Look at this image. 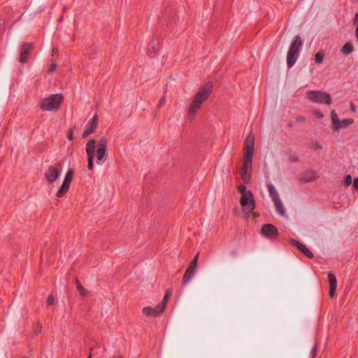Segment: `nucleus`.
<instances>
[{
    "instance_id": "f257e3e1",
    "label": "nucleus",
    "mask_w": 358,
    "mask_h": 358,
    "mask_svg": "<svg viewBox=\"0 0 358 358\" xmlns=\"http://www.w3.org/2000/svg\"><path fill=\"white\" fill-rule=\"evenodd\" d=\"M212 92V87L206 84L201 87L194 95L188 110V115L193 117L201 107V105L208 99Z\"/></svg>"
},
{
    "instance_id": "f03ea898",
    "label": "nucleus",
    "mask_w": 358,
    "mask_h": 358,
    "mask_svg": "<svg viewBox=\"0 0 358 358\" xmlns=\"http://www.w3.org/2000/svg\"><path fill=\"white\" fill-rule=\"evenodd\" d=\"M241 196L240 203L245 214L249 215L255 209V203L251 191L248 190L245 186L240 185L238 187Z\"/></svg>"
},
{
    "instance_id": "7ed1b4c3",
    "label": "nucleus",
    "mask_w": 358,
    "mask_h": 358,
    "mask_svg": "<svg viewBox=\"0 0 358 358\" xmlns=\"http://www.w3.org/2000/svg\"><path fill=\"white\" fill-rule=\"evenodd\" d=\"M302 45V40L299 36H296L290 45L287 52V64L289 69L292 67L298 59L299 50Z\"/></svg>"
},
{
    "instance_id": "20e7f679",
    "label": "nucleus",
    "mask_w": 358,
    "mask_h": 358,
    "mask_svg": "<svg viewBox=\"0 0 358 358\" xmlns=\"http://www.w3.org/2000/svg\"><path fill=\"white\" fill-rule=\"evenodd\" d=\"M268 191L274 204L275 211L279 215L285 216L286 213L285 208L274 185L272 184L268 185Z\"/></svg>"
},
{
    "instance_id": "39448f33",
    "label": "nucleus",
    "mask_w": 358,
    "mask_h": 358,
    "mask_svg": "<svg viewBox=\"0 0 358 358\" xmlns=\"http://www.w3.org/2000/svg\"><path fill=\"white\" fill-rule=\"evenodd\" d=\"M307 98L312 102L317 103L331 104V95L323 91L310 90L306 93Z\"/></svg>"
},
{
    "instance_id": "423d86ee",
    "label": "nucleus",
    "mask_w": 358,
    "mask_h": 358,
    "mask_svg": "<svg viewBox=\"0 0 358 358\" xmlns=\"http://www.w3.org/2000/svg\"><path fill=\"white\" fill-rule=\"evenodd\" d=\"M63 96L61 94H51L46 97V110L57 111L59 109L60 106L63 101Z\"/></svg>"
},
{
    "instance_id": "0eeeda50",
    "label": "nucleus",
    "mask_w": 358,
    "mask_h": 358,
    "mask_svg": "<svg viewBox=\"0 0 358 358\" xmlns=\"http://www.w3.org/2000/svg\"><path fill=\"white\" fill-rule=\"evenodd\" d=\"M96 141L94 139H91L88 141L86 145V152L87 155L88 160V169L90 170H92L94 167V159L95 157V150H96Z\"/></svg>"
},
{
    "instance_id": "6e6552de",
    "label": "nucleus",
    "mask_w": 358,
    "mask_h": 358,
    "mask_svg": "<svg viewBox=\"0 0 358 358\" xmlns=\"http://www.w3.org/2000/svg\"><path fill=\"white\" fill-rule=\"evenodd\" d=\"M73 170L69 169L66 174V176H65V178L63 182L62 185L61 186V187L59 188V189L58 190V192L57 193V196L62 197L65 194V193H66L68 192L70 185H71V182L73 179Z\"/></svg>"
},
{
    "instance_id": "1a4fd4ad",
    "label": "nucleus",
    "mask_w": 358,
    "mask_h": 358,
    "mask_svg": "<svg viewBox=\"0 0 358 358\" xmlns=\"http://www.w3.org/2000/svg\"><path fill=\"white\" fill-rule=\"evenodd\" d=\"M198 257L199 254L196 255V257L190 262L188 268H187L185 273L182 278V282L184 284H187L194 275Z\"/></svg>"
},
{
    "instance_id": "9d476101",
    "label": "nucleus",
    "mask_w": 358,
    "mask_h": 358,
    "mask_svg": "<svg viewBox=\"0 0 358 358\" xmlns=\"http://www.w3.org/2000/svg\"><path fill=\"white\" fill-rule=\"evenodd\" d=\"M262 234L266 238H271L278 235V229L271 224H266L262 227Z\"/></svg>"
},
{
    "instance_id": "9b49d317",
    "label": "nucleus",
    "mask_w": 358,
    "mask_h": 358,
    "mask_svg": "<svg viewBox=\"0 0 358 358\" xmlns=\"http://www.w3.org/2000/svg\"><path fill=\"white\" fill-rule=\"evenodd\" d=\"M98 124V115H95L93 118L87 123L86 129L83 131V136L86 138L90 134L93 133L96 129Z\"/></svg>"
},
{
    "instance_id": "f8f14e48",
    "label": "nucleus",
    "mask_w": 358,
    "mask_h": 358,
    "mask_svg": "<svg viewBox=\"0 0 358 358\" xmlns=\"http://www.w3.org/2000/svg\"><path fill=\"white\" fill-rule=\"evenodd\" d=\"M33 45L31 43H24L22 46L19 61L21 63H25L27 61V55L31 51Z\"/></svg>"
},
{
    "instance_id": "ddd939ff",
    "label": "nucleus",
    "mask_w": 358,
    "mask_h": 358,
    "mask_svg": "<svg viewBox=\"0 0 358 358\" xmlns=\"http://www.w3.org/2000/svg\"><path fill=\"white\" fill-rule=\"evenodd\" d=\"M252 164H244L241 170V176L245 183H248L251 178Z\"/></svg>"
},
{
    "instance_id": "4468645a",
    "label": "nucleus",
    "mask_w": 358,
    "mask_h": 358,
    "mask_svg": "<svg viewBox=\"0 0 358 358\" xmlns=\"http://www.w3.org/2000/svg\"><path fill=\"white\" fill-rule=\"evenodd\" d=\"M254 146H255V136L252 134H250L246 137L245 141L244 151L253 152Z\"/></svg>"
},
{
    "instance_id": "2eb2a0df",
    "label": "nucleus",
    "mask_w": 358,
    "mask_h": 358,
    "mask_svg": "<svg viewBox=\"0 0 358 358\" xmlns=\"http://www.w3.org/2000/svg\"><path fill=\"white\" fill-rule=\"evenodd\" d=\"M328 278L330 285L329 295L331 298H333L335 296L336 289L337 287V280L336 276L332 273H329L328 275Z\"/></svg>"
},
{
    "instance_id": "dca6fc26",
    "label": "nucleus",
    "mask_w": 358,
    "mask_h": 358,
    "mask_svg": "<svg viewBox=\"0 0 358 358\" xmlns=\"http://www.w3.org/2000/svg\"><path fill=\"white\" fill-rule=\"evenodd\" d=\"M291 242L293 243L306 256L310 258L313 257L311 251L305 245L293 239L291 240Z\"/></svg>"
},
{
    "instance_id": "f3484780",
    "label": "nucleus",
    "mask_w": 358,
    "mask_h": 358,
    "mask_svg": "<svg viewBox=\"0 0 358 358\" xmlns=\"http://www.w3.org/2000/svg\"><path fill=\"white\" fill-rule=\"evenodd\" d=\"M95 146L96 148V150L106 151L108 147V139L106 137H101L97 142H96Z\"/></svg>"
},
{
    "instance_id": "a211bd4d",
    "label": "nucleus",
    "mask_w": 358,
    "mask_h": 358,
    "mask_svg": "<svg viewBox=\"0 0 358 358\" xmlns=\"http://www.w3.org/2000/svg\"><path fill=\"white\" fill-rule=\"evenodd\" d=\"M58 177V171L55 167H50L46 173V179L50 182L55 181Z\"/></svg>"
},
{
    "instance_id": "6ab92c4d",
    "label": "nucleus",
    "mask_w": 358,
    "mask_h": 358,
    "mask_svg": "<svg viewBox=\"0 0 358 358\" xmlns=\"http://www.w3.org/2000/svg\"><path fill=\"white\" fill-rule=\"evenodd\" d=\"M353 122L352 119L347 118L342 120H339L336 125L334 127L336 130H339L347 127L348 125Z\"/></svg>"
},
{
    "instance_id": "aec40b11",
    "label": "nucleus",
    "mask_w": 358,
    "mask_h": 358,
    "mask_svg": "<svg viewBox=\"0 0 358 358\" xmlns=\"http://www.w3.org/2000/svg\"><path fill=\"white\" fill-rule=\"evenodd\" d=\"M106 156V151L96 150V163L99 165H102Z\"/></svg>"
},
{
    "instance_id": "412c9836",
    "label": "nucleus",
    "mask_w": 358,
    "mask_h": 358,
    "mask_svg": "<svg viewBox=\"0 0 358 358\" xmlns=\"http://www.w3.org/2000/svg\"><path fill=\"white\" fill-rule=\"evenodd\" d=\"M353 51V46L350 43H346L341 48V52L344 55H349Z\"/></svg>"
},
{
    "instance_id": "4be33fe9",
    "label": "nucleus",
    "mask_w": 358,
    "mask_h": 358,
    "mask_svg": "<svg viewBox=\"0 0 358 358\" xmlns=\"http://www.w3.org/2000/svg\"><path fill=\"white\" fill-rule=\"evenodd\" d=\"M252 155H253V152L244 151V155H243L244 164H252Z\"/></svg>"
},
{
    "instance_id": "5701e85b",
    "label": "nucleus",
    "mask_w": 358,
    "mask_h": 358,
    "mask_svg": "<svg viewBox=\"0 0 358 358\" xmlns=\"http://www.w3.org/2000/svg\"><path fill=\"white\" fill-rule=\"evenodd\" d=\"M76 287H77V289H78L80 294L81 296H87V294H88V292L87 289H85L82 285L80 283V282L78 280H76Z\"/></svg>"
},
{
    "instance_id": "b1692460",
    "label": "nucleus",
    "mask_w": 358,
    "mask_h": 358,
    "mask_svg": "<svg viewBox=\"0 0 358 358\" xmlns=\"http://www.w3.org/2000/svg\"><path fill=\"white\" fill-rule=\"evenodd\" d=\"M324 54L323 52H317L315 55V62L316 64H321L324 59Z\"/></svg>"
},
{
    "instance_id": "393cba45",
    "label": "nucleus",
    "mask_w": 358,
    "mask_h": 358,
    "mask_svg": "<svg viewBox=\"0 0 358 358\" xmlns=\"http://www.w3.org/2000/svg\"><path fill=\"white\" fill-rule=\"evenodd\" d=\"M318 178V176L314 173V172H311V173H309L305 178H304V180L306 181H308V182H310V181H315Z\"/></svg>"
},
{
    "instance_id": "a878e982",
    "label": "nucleus",
    "mask_w": 358,
    "mask_h": 358,
    "mask_svg": "<svg viewBox=\"0 0 358 358\" xmlns=\"http://www.w3.org/2000/svg\"><path fill=\"white\" fill-rule=\"evenodd\" d=\"M165 306H163V305H159L156 306L155 308H153L154 310V316H158L165 309Z\"/></svg>"
},
{
    "instance_id": "bb28decb",
    "label": "nucleus",
    "mask_w": 358,
    "mask_h": 358,
    "mask_svg": "<svg viewBox=\"0 0 358 358\" xmlns=\"http://www.w3.org/2000/svg\"><path fill=\"white\" fill-rule=\"evenodd\" d=\"M331 121H332L333 127H334L336 125V124L338 122V121L340 120L338 119V115L336 114L335 110H332L331 111Z\"/></svg>"
},
{
    "instance_id": "cd10ccee",
    "label": "nucleus",
    "mask_w": 358,
    "mask_h": 358,
    "mask_svg": "<svg viewBox=\"0 0 358 358\" xmlns=\"http://www.w3.org/2000/svg\"><path fill=\"white\" fill-rule=\"evenodd\" d=\"M331 121H332L333 127H334L336 125V124L338 122V121L340 120L338 119V115L336 114L335 110H332L331 111Z\"/></svg>"
},
{
    "instance_id": "c85d7f7f",
    "label": "nucleus",
    "mask_w": 358,
    "mask_h": 358,
    "mask_svg": "<svg viewBox=\"0 0 358 358\" xmlns=\"http://www.w3.org/2000/svg\"><path fill=\"white\" fill-rule=\"evenodd\" d=\"M171 294H172V292L171 289L166 290L165 296H164V297L162 301V303H161L162 305H163V306H165V307L166 306L167 301H168L169 297L171 296Z\"/></svg>"
},
{
    "instance_id": "c756f323",
    "label": "nucleus",
    "mask_w": 358,
    "mask_h": 358,
    "mask_svg": "<svg viewBox=\"0 0 358 358\" xmlns=\"http://www.w3.org/2000/svg\"><path fill=\"white\" fill-rule=\"evenodd\" d=\"M49 62H50V64L49 68L48 69V72L52 73L55 71V69L57 66V63L55 60H52V59L49 60Z\"/></svg>"
},
{
    "instance_id": "7c9ffc66",
    "label": "nucleus",
    "mask_w": 358,
    "mask_h": 358,
    "mask_svg": "<svg viewBox=\"0 0 358 358\" xmlns=\"http://www.w3.org/2000/svg\"><path fill=\"white\" fill-rule=\"evenodd\" d=\"M143 312L148 315H153L154 316V310H153V308H152V307L148 306V307L143 308Z\"/></svg>"
},
{
    "instance_id": "2f4dec72",
    "label": "nucleus",
    "mask_w": 358,
    "mask_h": 358,
    "mask_svg": "<svg viewBox=\"0 0 358 358\" xmlns=\"http://www.w3.org/2000/svg\"><path fill=\"white\" fill-rule=\"evenodd\" d=\"M311 147L315 150H322V144L317 141L312 142Z\"/></svg>"
},
{
    "instance_id": "473e14b6",
    "label": "nucleus",
    "mask_w": 358,
    "mask_h": 358,
    "mask_svg": "<svg viewBox=\"0 0 358 358\" xmlns=\"http://www.w3.org/2000/svg\"><path fill=\"white\" fill-rule=\"evenodd\" d=\"M42 328H43V325L41 323H36L35 325H34V331L36 332V334H39L42 331Z\"/></svg>"
},
{
    "instance_id": "72a5a7b5",
    "label": "nucleus",
    "mask_w": 358,
    "mask_h": 358,
    "mask_svg": "<svg viewBox=\"0 0 358 358\" xmlns=\"http://www.w3.org/2000/svg\"><path fill=\"white\" fill-rule=\"evenodd\" d=\"M313 113L318 119H322L324 117L323 113L321 111L317 110H314Z\"/></svg>"
},
{
    "instance_id": "f704fd0d",
    "label": "nucleus",
    "mask_w": 358,
    "mask_h": 358,
    "mask_svg": "<svg viewBox=\"0 0 358 358\" xmlns=\"http://www.w3.org/2000/svg\"><path fill=\"white\" fill-rule=\"evenodd\" d=\"M352 177L350 175H348L346 177H345V185L346 186H348L350 185L351 183H352Z\"/></svg>"
},
{
    "instance_id": "c9c22d12",
    "label": "nucleus",
    "mask_w": 358,
    "mask_h": 358,
    "mask_svg": "<svg viewBox=\"0 0 358 358\" xmlns=\"http://www.w3.org/2000/svg\"><path fill=\"white\" fill-rule=\"evenodd\" d=\"M289 160L291 162H298L299 160V157L296 155L294 154V155H291L289 157Z\"/></svg>"
},
{
    "instance_id": "e433bc0d",
    "label": "nucleus",
    "mask_w": 358,
    "mask_h": 358,
    "mask_svg": "<svg viewBox=\"0 0 358 358\" xmlns=\"http://www.w3.org/2000/svg\"><path fill=\"white\" fill-rule=\"evenodd\" d=\"M47 303H48V305H52V304H53L55 303V297H54L53 295H50L48 296Z\"/></svg>"
},
{
    "instance_id": "4c0bfd02",
    "label": "nucleus",
    "mask_w": 358,
    "mask_h": 358,
    "mask_svg": "<svg viewBox=\"0 0 358 358\" xmlns=\"http://www.w3.org/2000/svg\"><path fill=\"white\" fill-rule=\"evenodd\" d=\"M305 120H306L305 117L302 115H299L296 117V120L298 122H303L305 121Z\"/></svg>"
},
{
    "instance_id": "58836bf2",
    "label": "nucleus",
    "mask_w": 358,
    "mask_h": 358,
    "mask_svg": "<svg viewBox=\"0 0 358 358\" xmlns=\"http://www.w3.org/2000/svg\"><path fill=\"white\" fill-rule=\"evenodd\" d=\"M353 186L355 189H358V178L354 179Z\"/></svg>"
},
{
    "instance_id": "ea45409f",
    "label": "nucleus",
    "mask_w": 358,
    "mask_h": 358,
    "mask_svg": "<svg viewBox=\"0 0 358 358\" xmlns=\"http://www.w3.org/2000/svg\"><path fill=\"white\" fill-rule=\"evenodd\" d=\"M165 102V98L163 97L161 99V100L159 101V105H158V107H160Z\"/></svg>"
},
{
    "instance_id": "a19ab883",
    "label": "nucleus",
    "mask_w": 358,
    "mask_h": 358,
    "mask_svg": "<svg viewBox=\"0 0 358 358\" xmlns=\"http://www.w3.org/2000/svg\"><path fill=\"white\" fill-rule=\"evenodd\" d=\"M354 23H357L358 24V13H356L355 15V18H354Z\"/></svg>"
},
{
    "instance_id": "79ce46f5",
    "label": "nucleus",
    "mask_w": 358,
    "mask_h": 358,
    "mask_svg": "<svg viewBox=\"0 0 358 358\" xmlns=\"http://www.w3.org/2000/svg\"><path fill=\"white\" fill-rule=\"evenodd\" d=\"M355 35H356L357 39L358 40V23H357L356 31H355Z\"/></svg>"
},
{
    "instance_id": "37998d69",
    "label": "nucleus",
    "mask_w": 358,
    "mask_h": 358,
    "mask_svg": "<svg viewBox=\"0 0 358 358\" xmlns=\"http://www.w3.org/2000/svg\"><path fill=\"white\" fill-rule=\"evenodd\" d=\"M350 108L352 111H355V106L353 103L350 104Z\"/></svg>"
},
{
    "instance_id": "c03bdc74",
    "label": "nucleus",
    "mask_w": 358,
    "mask_h": 358,
    "mask_svg": "<svg viewBox=\"0 0 358 358\" xmlns=\"http://www.w3.org/2000/svg\"><path fill=\"white\" fill-rule=\"evenodd\" d=\"M57 55V50H55V49L52 50V57L55 56Z\"/></svg>"
},
{
    "instance_id": "a18cd8bd",
    "label": "nucleus",
    "mask_w": 358,
    "mask_h": 358,
    "mask_svg": "<svg viewBox=\"0 0 358 358\" xmlns=\"http://www.w3.org/2000/svg\"><path fill=\"white\" fill-rule=\"evenodd\" d=\"M73 133H72V132H71V133L69 134V138L71 139V138H73Z\"/></svg>"
},
{
    "instance_id": "49530a36",
    "label": "nucleus",
    "mask_w": 358,
    "mask_h": 358,
    "mask_svg": "<svg viewBox=\"0 0 358 358\" xmlns=\"http://www.w3.org/2000/svg\"><path fill=\"white\" fill-rule=\"evenodd\" d=\"M41 108H43V102L41 103Z\"/></svg>"
},
{
    "instance_id": "de8ad7c7",
    "label": "nucleus",
    "mask_w": 358,
    "mask_h": 358,
    "mask_svg": "<svg viewBox=\"0 0 358 358\" xmlns=\"http://www.w3.org/2000/svg\"><path fill=\"white\" fill-rule=\"evenodd\" d=\"M88 358H92V355L90 354Z\"/></svg>"
},
{
    "instance_id": "09e8293b",
    "label": "nucleus",
    "mask_w": 358,
    "mask_h": 358,
    "mask_svg": "<svg viewBox=\"0 0 358 358\" xmlns=\"http://www.w3.org/2000/svg\"><path fill=\"white\" fill-rule=\"evenodd\" d=\"M120 358H123L122 357H120Z\"/></svg>"
}]
</instances>
